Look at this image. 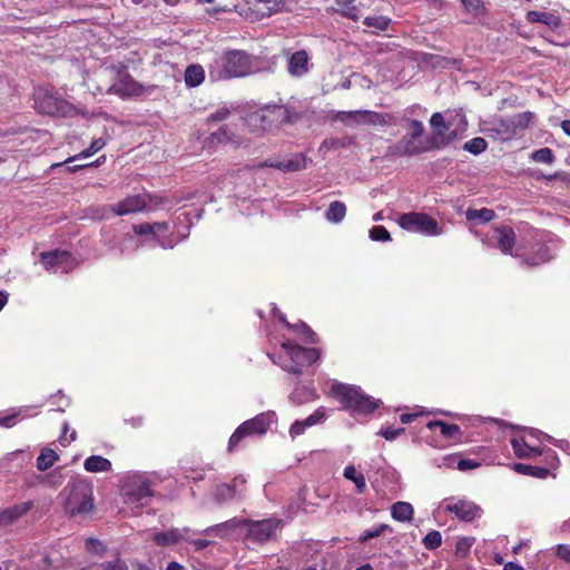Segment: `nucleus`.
Instances as JSON below:
<instances>
[{
	"mask_svg": "<svg viewBox=\"0 0 570 570\" xmlns=\"http://www.w3.org/2000/svg\"><path fill=\"white\" fill-rule=\"evenodd\" d=\"M58 499L70 515L88 513L94 508L92 485L86 480H73L62 489Z\"/></svg>",
	"mask_w": 570,
	"mask_h": 570,
	"instance_id": "f257e3e1",
	"label": "nucleus"
},
{
	"mask_svg": "<svg viewBox=\"0 0 570 570\" xmlns=\"http://www.w3.org/2000/svg\"><path fill=\"white\" fill-rule=\"evenodd\" d=\"M252 72L250 56L243 50H229L215 60L210 76L217 79L238 78Z\"/></svg>",
	"mask_w": 570,
	"mask_h": 570,
	"instance_id": "f03ea898",
	"label": "nucleus"
},
{
	"mask_svg": "<svg viewBox=\"0 0 570 570\" xmlns=\"http://www.w3.org/2000/svg\"><path fill=\"white\" fill-rule=\"evenodd\" d=\"M331 393L345 409L355 413L367 414L379 406L377 401L364 394L363 391L355 385L334 383L331 387Z\"/></svg>",
	"mask_w": 570,
	"mask_h": 570,
	"instance_id": "7ed1b4c3",
	"label": "nucleus"
},
{
	"mask_svg": "<svg viewBox=\"0 0 570 570\" xmlns=\"http://www.w3.org/2000/svg\"><path fill=\"white\" fill-rule=\"evenodd\" d=\"M121 494L125 502L136 507H144L146 500L154 495L148 478L140 473H131L124 478Z\"/></svg>",
	"mask_w": 570,
	"mask_h": 570,
	"instance_id": "20e7f679",
	"label": "nucleus"
},
{
	"mask_svg": "<svg viewBox=\"0 0 570 570\" xmlns=\"http://www.w3.org/2000/svg\"><path fill=\"white\" fill-rule=\"evenodd\" d=\"M114 82L108 88L107 92L117 95L122 98L127 97H139L145 94H150L153 87L145 88L142 85L137 82L128 72V70L122 67H112L111 70Z\"/></svg>",
	"mask_w": 570,
	"mask_h": 570,
	"instance_id": "39448f33",
	"label": "nucleus"
},
{
	"mask_svg": "<svg viewBox=\"0 0 570 570\" xmlns=\"http://www.w3.org/2000/svg\"><path fill=\"white\" fill-rule=\"evenodd\" d=\"M35 106L39 112L50 116L73 117L78 114L70 102L45 89L36 91Z\"/></svg>",
	"mask_w": 570,
	"mask_h": 570,
	"instance_id": "423d86ee",
	"label": "nucleus"
},
{
	"mask_svg": "<svg viewBox=\"0 0 570 570\" xmlns=\"http://www.w3.org/2000/svg\"><path fill=\"white\" fill-rule=\"evenodd\" d=\"M274 420V412H265L245 421L232 434L228 442V449L232 451L244 436L266 433Z\"/></svg>",
	"mask_w": 570,
	"mask_h": 570,
	"instance_id": "0eeeda50",
	"label": "nucleus"
},
{
	"mask_svg": "<svg viewBox=\"0 0 570 570\" xmlns=\"http://www.w3.org/2000/svg\"><path fill=\"white\" fill-rule=\"evenodd\" d=\"M399 225L411 233H421L428 236H438L442 234L438 222L423 213H406L399 218Z\"/></svg>",
	"mask_w": 570,
	"mask_h": 570,
	"instance_id": "6e6552de",
	"label": "nucleus"
},
{
	"mask_svg": "<svg viewBox=\"0 0 570 570\" xmlns=\"http://www.w3.org/2000/svg\"><path fill=\"white\" fill-rule=\"evenodd\" d=\"M253 124H259L264 130L279 127L291 121V112L284 106H268L250 116Z\"/></svg>",
	"mask_w": 570,
	"mask_h": 570,
	"instance_id": "1a4fd4ad",
	"label": "nucleus"
},
{
	"mask_svg": "<svg viewBox=\"0 0 570 570\" xmlns=\"http://www.w3.org/2000/svg\"><path fill=\"white\" fill-rule=\"evenodd\" d=\"M40 259L50 273H56L59 269L68 272L73 266V258L66 250L43 252L40 254Z\"/></svg>",
	"mask_w": 570,
	"mask_h": 570,
	"instance_id": "9d476101",
	"label": "nucleus"
},
{
	"mask_svg": "<svg viewBox=\"0 0 570 570\" xmlns=\"http://www.w3.org/2000/svg\"><path fill=\"white\" fill-rule=\"evenodd\" d=\"M445 510L454 513L459 520L466 522L480 518L482 513V509L478 504L462 499L450 500L445 505Z\"/></svg>",
	"mask_w": 570,
	"mask_h": 570,
	"instance_id": "9b49d317",
	"label": "nucleus"
},
{
	"mask_svg": "<svg viewBox=\"0 0 570 570\" xmlns=\"http://www.w3.org/2000/svg\"><path fill=\"white\" fill-rule=\"evenodd\" d=\"M488 239L491 246H497L504 254L512 255V248L515 244V233L510 226L494 227L490 232Z\"/></svg>",
	"mask_w": 570,
	"mask_h": 570,
	"instance_id": "f8f14e48",
	"label": "nucleus"
},
{
	"mask_svg": "<svg viewBox=\"0 0 570 570\" xmlns=\"http://www.w3.org/2000/svg\"><path fill=\"white\" fill-rule=\"evenodd\" d=\"M278 522L272 519L261 521H247L245 525L246 534L258 542L269 540L277 527Z\"/></svg>",
	"mask_w": 570,
	"mask_h": 570,
	"instance_id": "ddd939ff",
	"label": "nucleus"
},
{
	"mask_svg": "<svg viewBox=\"0 0 570 570\" xmlns=\"http://www.w3.org/2000/svg\"><path fill=\"white\" fill-rule=\"evenodd\" d=\"M282 347L287 351L292 362L298 365H309L321 356L320 350L314 347L305 348L289 342L283 343Z\"/></svg>",
	"mask_w": 570,
	"mask_h": 570,
	"instance_id": "4468645a",
	"label": "nucleus"
},
{
	"mask_svg": "<svg viewBox=\"0 0 570 570\" xmlns=\"http://www.w3.org/2000/svg\"><path fill=\"white\" fill-rule=\"evenodd\" d=\"M148 205V197L146 195H131L125 199L110 206V210L118 215L124 216L132 213L144 210Z\"/></svg>",
	"mask_w": 570,
	"mask_h": 570,
	"instance_id": "2eb2a0df",
	"label": "nucleus"
},
{
	"mask_svg": "<svg viewBox=\"0 0 570 570\" xmlns=\"http://www.w3.org/2000/svg\"><path fill=\"white\" fill-rule=\"evenodd\" d=\"M425 150L426 148L417 138H413L409 135L404 136L396 144L389 147V153L396 157L417 155Z\"/></svg>",
	"mask_w": 570,
	"mask_h": 570,
	"instance_id": "dca6fc26",
	"label": "nucleus"
},
{
	"mask_svg": "<svg viewBox=\"0 0 570 570\" xmlns=\"http://www.w3.org/2000/svg\"><path fill=\"white\" fill-rule=\"evenodd\" d=\"M257 168L272 167L277 168L284 173L298 171L305 169L306 160L302 155H295L285 159H267L257 164Z\"/></svg>",
	"mask_w": 570,
	"mask_h": 570,
	"instance_id": "f3484780",
	"label": "nucleus"
},
{
	"mask_svg": "<svg viewBox=\"0 0 570 570\" xmlns=\"http://www.w3.org/2000/svg\"><path fill=\"white\" fill-rule=\"evenodd\" d=\"M196 534L189 528H173L163 532L155 533L154 541L158 546H171L179 541H190V538Z\"/></svg>",
	"mask_w": 570,
	"mask_h": 570,
	"instance_id": "a211bd4d",
	"label": "nucleus"
},
{
	"mask_svg": "<svg viewBox=\"0 0 570 570\" xmlns=\"http://www.w3.org/2000/svg\"><path fill=\"white\" fill-rule=\"evenodd\" d=\"M33 507L32 501H26L0 510V529L14 524Z\"/></svg>",
	"mask_w": 570,
	"mask_h": 570,
	"instance_id": "6ab92c4d",
	"label": "nucleus"
},
{
	"mask_svg": "<svg viewBox=\"0 0 570 570\" xmlns=\"http://www.w3.org/2000/svg\"><path fill=\"white\" fill-rule=\"evenodd\" d=\"M326 419V411L324 407H318L309 416L304 420L295 421L289 429V435L295 439L302 435L307 428L322 423Z\"/></svg>",
	"mask_w": 570,
	"mask_h": 570,
	"instance_id": "aec40b11",
	"label": "nucleus"
},
{
	"mask_svg": "<svg viewBox=\"0 0 570 570\" xmlns=\"http://www.w3.org/2000/svg\"><path fill=\"white\" fill-rule=\"evenodd\" d=\"M487 131L501 140H509L515 136L509 118H494L487 122Z\"/></svg>",
	"mask_w": 570,
	"mask_h": 570,
	"instance_id": "412c9836",
	"label": "nucleus"
},
{
	"mask_svg": "<svg viewBox=\"0 0 570 570\" xmlns=\"http://www.w3.org/2000/svg\"><path fill=\"white\" fill-rule=\"evenodd\" d=\"M247 524V520H239V519H230L226 522L208 527L204 532L206 534H216L220 538H226L234 533L235 531L245 529V525Z\"/></svg>",
	"mask_w": 570,
	"mask_h": 570,
	"instance_id": "4be33fe9",
	"label": "nucleus"
},
{
	"mask_svg": "<svg viewBox=\"0 0 570 570\" xmlns=\"http://www.w3.org/2000/svg\"><path fill=\"white\" fill-rule=\"evenodd\" d=\"M287 70L293 77H302L308 71V55L305 50L295 51L288 59Z\"/></svg>",
	"mask_w": 570,
	"mask_h": 570,
	"instance_id": "5701e85b",
	"label": "nucleus"
},
{
	"mask_svg": "<svg viewBox=\"0 0 570 570\" xmlns=\"http://www.w3.org/2000/svg\"><path fill=\"white\" fill-rule=\"evenodd\" d=\"M525 18L530 23L540 22L551 30H558L561 27L560 18L552 12L528 11Z\"/></svg>",
	"mask_w": 570,
	"mask_h": 570,
	"instance_id": "b1692460",
	"label": "nucleus"
},
{
	"mask_svg": "<svg viewBox=\"0 0 570 570\" xmlns=\"http://www.w3.org/2000/svg\"><path fill=\"white\" fill-rule=\"evenodd\" d=\"M238 483L244 484L245 480L242 478H236L233 484H219L216 487L214 492V499L216 502L222 503L228 500L234 499L237 495L236 487Z\"/></svg>",
	"mask_w": 570,
	"mask_h": 570,
	"instance_id": "393cba45",
	"label": "nucleus"
},
{
	"mask_svg": "<svg viewBox=\"0 0 570 570\" xmlns=\"http://www.w3.org/2000/svg\"><path fill=\"white\" fill-rule=\"evenodd\" d=\"M210 145L232 144L238 146L240 144L239 138L227 127L222 126L209 136Z\"/></svg>",
	"mask_w": 570,
	"mask_h": 570,
	"instance_id": "a878e982",
	"label": "nucleus"
},
{
	"mask_svg": "<svg viewBox=\"0 0 570 570\" xmlns=\"http://www.w3.org/2000/svg\"><path fill=\"white\" fill-rule=\"evenodd\" d=\"M448 127H452V137H462L468 128V121L462 111H453L448 114Z\"/></svg>",
	"mask_w": 570,
	"mask_h": 570,
	"instance_id": "bb28decb",
	"label": "nucleus"
},
{
	"mask_svg": "<svg viewBox=\"0 0 570 570\" xmlns=\"http://www.w3.org/2000/svg\"><path fill=\"white\" fill-rule=\"evenodd\" d=\"M111 462L100 455H91L83 462L85 470L91 473L108 472L111 470Z\"/></svg>",
	"mask_w": 570,
	"mask_h": 570,
	"instance_id": "cd10ccee",
	"label": "nucleus"
},
{
	"mask_svg": "<svg viewBox=\"0 0 570 570\" xmlns=\"http://www.w3.org/2000/svg\"><path fill=\"white\" fill-rule=\"evenodd\" d=\"M439 426L441 434L450 440H460L461 439V428L458 424H448L443 421H430L426 424V428L433 430Z\"/></svg>",
	"mask_w": 570,
	"mask_h": 570,
	"instance_id": "c85d7f7f",
	"label": "nucleus"
},
{
	"mask_svg": "<svg viewBox=\"0 0 570 570\" xmlns=\"http://www.w3.org/2000/svg\"><path fill=\"white\" fill-rule=\"evenodd\" d=\"M413 507L409 502L399 501L391 507V515L400 522H409L413 519Z\"/></svg>",
	"mask_w": 570,
	"mask_h": 570,
	"instance_id": "c756f323",
	"label": "nucleus"
},
{
	"mask_svg": "<svg viewBox=\"0 0 570 570\" xmlns=\"http://www.w3.org/2000/svg\"><path fill=\"white\" fill-rule=\"evenodd\" d=\"M278 318L288 328H292L295 333L303 335V340L306 343H309V344L316 343V334L304 322H299L296 324H289L283 314H279Z\"/></svg>",
	"mask_w": 570,
	"mask_h": 570,
	"instance_id": "7c9ffc66",
	"label": "nucleus"
},
{
	"mask_svg": "<svg viewBox=\"0 0 570 570\" xmlns=\"http://www.w3.org/2000/svg\"><path fill=\"white\" fill-rule=\"evenodd\" d=\"M205 79V71L200 65H190L185 71V82L187 87L199 86Z\"/></svg>",
	"mask_w": 570,
	"mask_h": 570,
	"instance_id": "2f4dec72",
	"label": "nucleus"
},
{
	"mask_svg": "<svg viewBox=\"0 0 570 570\" xmlns=\"http://www.w3.org/2000/svg\"><path fill=\"white\" fill-rule=\"evenodd\" d=\"M355 125H385V116L372 110H360Z\"/></svg>",
	"mask_w": 570,
	"mask_h": 570,
	"instance_id": "473e14b6",
	"label": "nucleus"
},
{
	"mask_svg": "<svg viewBox=\"0 0 570 570\" xmlns=\"http://www.w3.org/2000/svg\"><path fill=\"white\" fill-rule=\"evenodd\" d=\"M513 470L520 474L531 475L538 479H546L550 473V471L547 468L533 466L523 463H514Z\"/></svg>",
	"mask_w": 570,
	"mask_h": 570,
	"instance_id": "72a5a7b5",
	"label": "nucleus"
},
{
	"mask_svg": "<svg viewBox=\"0 0 570 570\" xmlns=\"http://www.w3.org/2000/svg\"><path fill=\"white\" fill-rule=\"evenodd\" d=\"M346 215V206L344 203L334 200L330 204L328 209L326 210V219L328 222L338 224L341 223Z\"/></svg>",
	"mask_w": 570,
	"mask_h": 570,
	"instance_id": "f704fd0d",
	"label": "nucleus"
},
{
	"mask_svg": "<svg viewBox=\"0 0 570 570\" xmlns=\"http://www.w3.org/2000/svg\"><path fill=\"white\" fill-rule=\"evenodd\" d=\"M495 214L492 209L489 208H481V209H473L468 208L465 212V217L468 220L471 222H478V223H489L494 218Z\"/></svg>",
	"mask_w": 570,
	"mask_h": 570,
	"instance_id": "c9c22d12",
	"label": "nucleus"
},
{
	"mask_svg": "<svg viewBox=\"0 0 570 570\" xmlns=\"http://www.w3.org/2000/svg\"><path fill=\"white\" fill-rule=\"evenodd\" d=\"M58 459L59 455L53 450L43 449L37 458V469L40 471H47L56 463V461H58Z\"/></svg>",
	"mask_w": 570,
	"mask_h": 570,
	"instance_id": "e433bc0d",
	"label": "nucleus"
},
{
	"mask_svg": "<svg viewBox=\"0 0 570 570\" xmlns=\"http://www.w3.org/2000/svg\"><path fill=\"white\" fill-rule=\"evenodd\" d=\"M363 23L371 28L372 31L379 32V31H385L391 24V19L386 16H373V17H366L363 20Z\"/></svg>",
	"mask_w": 570,
	"mask_h": 570,
	"instance_id": "4c0bfd02",
	"label": "nucleus"
},
{
	"mask_svg": "<svg viewBox=\"0 0 570 570\" xmlns=\"http://www.w3.org/2000/svg\"><path fill=\"white\" fill-rule=\"evenodd\" d=\"M534 118V114L530 111L520 112L518 115H514L510 117V121L512 125V129L514 134L517 135L518 130H523L530 126Z\"/></svg>",
	"mask_w": 570,
	"mask_h": 570,
	"instance_id": "58836bf2",
	"label": "nucleus"
},
{
	"mask_svg": "<svg viewBox=\"0 0 570 570\" xmlns=\"http://www.w3.org/2000/svg\"><path fill=\"white\" fill-rule=\"evenodd\" d=\"M344 478L354 482L357 493L366 490V481L362 473H357L353 465H347L343 472Z\"/></svg>",
	"mask_w": 570,
	"mask_h": 570,
	"instance_id": "ea45409f",
	"label": "nucleus"
},
{
	"mask_svg": "<svg viewBox=\"0 0 570 570\" xmlns=\"http://www.w3.org/2000/svg\"><path fill=\"white\" fill-rule=\"evenodd\" d=\"M246 4L249 6V9L255 10L256 12L261 13L262 16H268L272 12L276 11L277 3H273V6H269L268 0H244Z\"/></svg>",
	"mask_w": 570,
	"mask_h": 570,
	"instance_id": "a19ab883",
	"label": "nucleus"
},
{
	"mask_svg": "<svg viewBox=\"0 0 570 570\" xmlns=\"http://www.w3.org/2000/svg\"><path fill=\"white\" fill-rule=\"evenodd\" d=\"M386 531H389V532L393 531L392 528L386 523H381V524L374 525L372 529H368V530H365L364 532H362V534L358 538V541L361 543H365L370 539L377 538Z\"/></svg>",
	"mask_w": 570,
	"mask_h": 570,
	"instance_id": "79ce46f5",
	"label": "nucleus"
},
{
	"mask_svg": "<svg viewBox=\"0 0 570 570\" xmlns=\"http://www.w3.org/2000/svg\"><path fill=\"white\" fill-rule=\"evenodd\" d=\"M531 159L535 163L552 164L554 161L556 157H554L552 149H550L548 147H543V148L534 150L531 154Z\"/></svg>",
	"mask_w": 570,
	"mask_h": 570,
	"instance_id": "37998d69",
	"label": "nucleus"
},
{
	"mask_svg": "<svg viewBox=\"0 0 570 570\" xmlns=\"http://www.w3.org/2000/svg\"><path fill=\"white\" fill-rule=\"evenodd\" d=\"M487 141L482 137L470 139L463 145V149L473 155H479L487 149Z\"/></svg>",
	"mask_w": 570,
	"mask_h": 570,
	"instance_id": "c03bdc74",
	"label": "nucleus"
},
{
	"mask_svg": "<svg viewBox=\"0 0 570 570\" xmlns=\"http://www.w3.org/2000/svg\"><path fill=\"white\" fill-rule=\"evenodd\" d=\"M336 4L342 8V13L352 20H358V11L354 6V0H335Z\"/></svg>",
	"mask_w": 570,
	"mask_h": 570,
	"instance_id": "a18cd8bd",
	"label": "nucleus"
},
{
	"mask_svg": "<svg viewBox=\"0 0 570 570\" xmlns=\"http://www.w3.org/2000/svg\"><path fill=\"white\" fill-rule=\"evenodd\" d=\"M510 442L514 451V454L518 458L528 459L527 450H529L530 443L525 440V438H512Z\"/></svg>",
	"mask_w": 570,
	"mask_h": 570,
	"instance_id": "49530a36",
	"label": "nucleus"
},
{
	"mask_svg": "<svg viewBox=\"0 0 570 570\" xmlns=\"http://www.w3.org/2000/svg\"><path fill=\"white\" fill-rule=\"evenodd\" d=\"M446 118L441 112H434L431 116L430 125L433 129V137H443L445 131H443L441 127L444 126Z\"/></svg>",
	"mask_w": 570,
	"mask_h": 570,
	"instance_id": "de8ad7c7",
	"label": "nucleus"
},
{
	"mask_svg": "<svg viewBox=\"0 0 570 570\" xmlns=\"http://www.w3.org/2000/svg\"><path fill=\"white\" fill-rule=\"evenodd\" d=\"M423 546L429 550H434L439 548L442 543V535L439 531L433 530L430 531L424 538H423Z\"/></svg>",
	"mask_w": 570,
	"mask_h": 570,
	"instance_id": "09e8293b",
	"label": "nucleus"
},
{
	"mask_svg": "<svg viewBox=\"0 0 570 570\" xmlns=\"http://www.w3.org/2000/svg\"><path fill=\"white\" fill-rule=\"evenodd\" d=\"M104 146H105V141L101 138L95 139L87 149L82 150L78 156L69 158L66 163L71 161L79 157L87 158V157L94 155L95 153H97L98 150L102 149Z\"/></svg>",
	"mask_w": 570,
	"mask_h": 570,
	"instance_id": "8fccbe9b",
	"label": "nucleus"
},
{
	"mask_svg": "<svg viewBox=\"0 0 570 570\" xmlns=\"http://www.w3.org/2000/svg\"><path fill=\"white\" fill-rule=\"evenodd\" d=\"M370 237L376 242H387L391 239L390 233L384 226H374L370 230Z\"/></svg>",
	"mask_w": 570,
	"mask_h": 570,
	"instance_id": "3c124183",
	"label": "nucleus"
},
{
	"mask_svg": "<svg viewBox=\"0 0 570 570\" xmlns=\"http://www.w3.org/2000/svg\"><path fill=\"white\" fill-rule=\"evenodd\" d=\"M101 570H128V566L125 560L115 558L114 560L105 561L100 564Z\"/></svg>",
	"mask_w": 570,
	"mask_h": 570,
	"instance_id": "603ef678",
	"label": "nucleus"
},
{
	"mask_svg": "<svg viewBox=\"0 0 570 570\" xmlns=\"http://www.w3.org/2000/svg\"><path fill=\"white\" fill-rule=\"evenodd\" d=\"M360 110L355 111H337L334 116V120L342 121L346 125H355L356 117L354 115H358Z\"/></svg>",
	"mask_w": 570,
	"mask_h": 570,
	"instance_id": "864d4df0",
	"label": "nucleus"
},
{
	"mask_svg": "<svg viewBox=\"0 0 570 570\" xmlns=\"http://www.w3.org/2000/svg\"><path fill=\"white\" fill-rule=\"evenodd\" d=\"M441 129L443 131H445V134H443V137H434V140L438 146L449 144L459 138V137H452V135L450 136V134H452V131H453V128L448 127V122H445L444 126L441 127Z\"/></svg>",
	"mask_w": 570,
	"mask_h": 570,
	"instance_id": "5fc2aeb1",
	"label": "nucleus"
},
{
	"mask_svg": "<svg viewBox=\"0 0 570 570\" xmlns=\"http://www.w3.org/2000/svg\"><path fill=\"white\" fill-rule=\"evenodd\" d=\"M424 134V126L419 120H410L409 121V136L413 138L420 139V137Z\"/></svg>",
	"mask_w": 570,
	"mask_h": 570,
	"instance_id": "6e6d98bb",
	"label": "nucleus"
},
{
	"mask_svg": "<svg viewBox=\"0 0 570 570\" xmlns=\"http://www.w3.org/2000/svg\"><path fill=\"white\" fill-rule=\"evenodd\" d=\"M549 259H551V255L548 253V248L547 247H542L539 250V258H527L525 263L528 265L534 266V265H538L540 263L548 262Z\"/></svg>",
	"mask_w": 570,
	"mask_h": 570,
	"instance_id": "4d7b16f0",
	"label": "nucleus"
},
{
	"mask_svg": "<svg viewBox=\"0 0 570 570\" xmlns=\"http://www.w3.org/2000/svg\"><path fill=\"white\" fill-rule=\"evenodd\" d=\"M86 549L87 551L94 553H102L105 551L104 544L99 540L94 538H88L86 540Z\"/></svg>",
	"mask_w": 570,
	"mask_h": 570,
	"instance_id": "13d9d810",
	"label": "nucleus"
},
{
	"mask_svg": "<svg viewBox=\"0 0 570 570\" xmlns=\"http://www.w3.org/2000/svg\"><path fill=\"white\" fill-rule=\"evenodd\" d=\"M462 4L468 12L479 14L482 9L481 0H462Z\"/></svg>",
	"mask_w": 570,
	"mask_h": 570,
	"instance_id": "bf43d9fd",
	"label": "nucleus"
},
{
	"mask_svg": "<svg viewBox=\"0 0 570 570\" xmlns=\"http://www.w3.org/2000/svg\"><path fill=\"white\" fill-rule=\"evenodd\" d=\"M404 432L403 428L394 429V428H385L380 431V434L387 441L395 440L400 434Z\"/></svg>",
	"mask_w": 570,
	"mask_h": 570,
	"instance_id": "052dcab7",
	"label": "nucleus"
},
{
	"mask_svg": "<svg viewBox=\"0 0 570 570\" xmlns=\"http://www.w3.org/2000/svg\"><path fill=\"white\" fill-rule=\"evenodd\" d=\"M433 58L435 59V62H434L435 66L448 67L450 65H453L454 67H456V69L461 68V60H459V59H449V58L440 57V56H436Z\"/></svg>",
	"mask_w": 570,
	"mask_h": 570,
	"instance_id": "680f3d73",
	"label": "nucleus"
},
{
	"mask_svg": "<svg viewBox=\"0 0 570 570\" xmlns=\"http://www.w3.org/2000/svg\"><path fill=\"white\" fill-rule=\"evenodd\" d=\"M230 115V111L226 107H222L215 112L208 116V121H223Z\"/></svg>",
	"mask_w": 570,
	"mask_h": 570,
	"instance_id": "e2e57ef3",
	"label": "nucleus"
},
{
	"mask_svg": "<svg viewBox=\"0 0 570 570\" xmlns=\"http://www.w3.org/2000/svg\"><path fill=\"white\" fill-rule=\"evenodd\" d=\"M343 146V142L340 140V139H336V138H330V139H325L322 144H321V147L320 149H327V150H331V149H337L340 147Z\"/></svg>",
	"mask_w": 570,
	"mask_h": 570,
	"instance_id": "0e129e2a",
	"label": "nucleus"
},
{
	"mask_svg": "<svg viewBox=\"0 0 570 570\" xmlns=\"http://www.w3.org/2000/svg\"><path fill=\"white\" fill-rule=\"evenodd\" d=\"M134 232L137 235H155V233L153 232L151 224L149 223L134 225Z\"/></svg>",
	"mask_w": 570,
	"mask_h": 570,
	"instance_id": "69168bd1",
	"label": "nucleus"
},
{
	"mask_svg": "<svg viewBox=\"0 0 570 570\" xmlns=\"http://www.w3.org/2000/svg\"><path fill=\"white\" fill-rule=\"evenodd\" d=\"M557 556L570 563V546L568 544H560L557 549Z\"/></svg>",
	"mask_w": 570,
	"mask_h": 570,
	"instance_id": "338daca9",
	"label": "nucleus"
},
{
	"mask_svg": "<svg viewBox=\"0 0 570 570\" xmlns=\"http://www.w3.org/2000/svg\"><path fill=\"white\" fill-rule=\"evenodd\" d=\"M476 466H479V463L474 462L473 460H469V459H462L458 462V469L461 471L474 469Z\"/></svg>",
	"mask_w": 570,
	"mask_h": 570,
	"instance_id": "774afa93",
	"label": "nucleus"
}]
</instances>
